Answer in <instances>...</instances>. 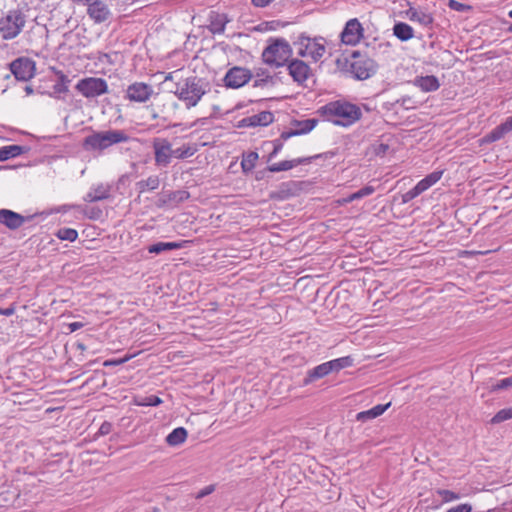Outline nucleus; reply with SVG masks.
<instances>
[{
  "label": "nucleus",
  "mask_w": 512,
  "mask_h": 512,
  "mask_svg": "<svg viewBox=\"0 0 512 512\" xmlns=\"http://www.w3.org/2000/svg\"><path fill=\"white\" fill-rule=\"evenodd\" d=\"M78 348H80L81 350H84L85 346L83 344H78Z\"/></svg>",
  "instance_id": "obj_62"
},
{
  "label": "nucleus",
  "mask_w": 512,
  "mask_h": 512,
  "mask_svg": "<svg viewBox=\"0 0 512 512\" xmlns=\"http://www.w3.org/2000/svg\"><path fill=\"white\" fill-rule=\"evenodd\" d=\"M512 418V406L508 408L501 409L498 411L493 418L491 419L492 424H499L501 422H504L506 420H509Z\"/></svg>",
  "instance_id": "obj_41"
},
{
  "label": "nucleus",
  "mask_w": 512,
  "mask_h": 512,
  "mask_svg": "<svg viewBox=\"0 0 512 512\" xmlns=\"http://www.w3.org/2000/svg\"><path fill=\"white\" fill-rule=\"evenodd\" d=\"M26 23L25 15L20 9L9 10L0 19V36L4 40L16 38L23 30Z\"/></svg>",
  "instance_id": "obj_6"
},
{
  "label": "nucleus",
  "mask_w": 512,
  "mask_h": 512,
  "mask_svg": "<svg viewBox=\"0 0 512 512\" xmlns=\"http://www.w3.org/2000/svg\"><path fill=\"white\" fill-rule=\"evenodd\" d=\"M413 84L423 92H433L438 90L440 87L439 80L434 75L416 77Z\"/></svg>",
  "instance_id": "obj_20"
},
{
  "label": "nucleus",
  "mask_w": 512,
  "mask_h": 512,
  "mask_svg": "<svg viewBox=\"0 0 512 512\" xmlns=\"http://www.w3.org/2000/svg\"><path fill=\"white\" fill-rule=\"evenodd\" d=\"M394 35L401 41H408L413 38V28L404 22H398L393 27Z\"/></svg>",
  "instance_id": "obj_30"
},
{
  "label": "nucleus",
  "mask_w": 512,
  "mask_h": 512,
  "mask_svg": "<svg viewBox=\"0 0 512 512\" xmlns=\"http://www.w3.org/2000/svg\"><path fill=\"white\" fill-rule=\"evenodd\" d=\"M448 7L454 11L465 12L471 9V6L466 5L464 3H460L456 0H449Z\"/></svg>",
  "instance_id": "obj_44"
},
{
  "label": "nucleus",
  "mask_w": 512,
  "mask_h": 512,
  "mask_svg": "<svg viewBox=\"0 0 512 512\" xmlns=\"http://www.w3.org/2000/svg\"><path fill=\"white\" fill-rule=\"evenodd\" d=\"M430 186L427 184V182L424 180H420L412 189L408 190L402 195V202L408 203L426 190H428Z\"/></svg>",
  "instance_id": "obj_29"
},
{
  "label": "nucleus",
  "mask_w": 512,
  "mask_h": 512,
  "mask_svg": "<svg viewBox=\"0 0 512 512\" xmlns=\"http://www.w3.org/2000/svg\"><path fill=\"white\" fill-rule=\"evenodd\" d=\"M508 31L512 33V23L510 24V26L508 27Z\"/></svg>",
  "instance_id": "obj_63"
},
{
  "label": "nucleus",
  "mask_w": 512,
  "mask_h": 512,
  "mask_svg": "<svg viewBox=\"0 0 512 512\" xmlns=\"http://www.w3.org/2000/svg\"><path fill=\"white\" fill-rule=\"evenodd\" d=\"M317 113L324 120L343 127L354 124L362 116L361 109L357 105L341 101L329 102L320 107Z\"/></svg>",
  "instance_id": "obj_1"
},
{
  "label": "nucleus",
  "mask_w": 512,
  "mask_h": 512,
  "mask_svg": "<svg viewBox=\"0 0 512 512\" xmlns=\"http://www.w3.org/2000/svg\"><path fill=\"white\" fill-rule=\"evenodd\" d=\"M25 92L27 95H30L33 93V88L31 86H26L25 87Z\"/></svg>",
  "instance_id": "obj_61"
},
{
  "label": "nucleus",
  "mask_w": 512,
  "mask_h": 512,
  "mask_svg": "<svg viewBox=\"0 0 512 512\" xmlns=\"http://www.w3.org/2000/svg\"><path fill=\"white\" fill-rule=\"evenodd\" d=\"M390 405V402L387 404H378L369 410L359 412L356 416V419L358 421L365 422L367 420L377 418L378 416L382 415L390 407Z\"/></svg>",
  "instance_id": "obj_25"
},
{
  "label": "nucleus",
  "mask_w": 512,
  "mask_h": 512,
  "mask_svg": "<svg viewBox=\"0 0 512 512\" xmlns=\"http://www.w3.org/2000/svg\"><path fill=\"white\" fill-rule=\"evenodd\" d=\"M75 89L85 98H96L108 93V84L103 78L86 77L78 81Z\"/></svg>",
  "instance_id": "obj_7"
},
{
  "label": "nucleus",
  "mask_w": 512,
  "mask_h": 512,
  "mask_svg": "<svg viewBox=\"0 0 512 512\" xmlns=\"http://www.w3.org/2000/svg\"><path fill=\"white\" fill-rule=\"evenodd\" d=\"M250 117L253 127L267 126L274 121V115L270 111H262Z\"/></svg>",
  "instance_id": "obj_33"
},
{
  "label": "nucleus",
  "mask_w": 512,
  "mask_h": 512,
  "mask_svg": "<svg viewBox=\"0 0 512 512\" xmlns=\"http://www.w3.org/2000/svg\"><path fill=\"white\" fill-rule=\"evenodd\" d=\"M208 22L207 27L212 34H223L226 24L230 22V19L224 13L211 11L208 16Z\"/></svg>",
  "instance_id": "obj_18"
},
{
  "label": "nucleus",
  "mask_w": 512,
  "mask_h": 512,
  "mask_svg": "<svg viewBox=\"0 0 512 512\" xmlns=\"http://www.w3.org/2000/svg\"><path fill=\"white\" fill-rule=\"evenodd\" d=\"M215 491V485L214 484H211V485H208L206 486L205 488L201 489L197 495L195 496L196 499H201L207 495H210L211 493H213Z\"/></svg>",
  "instance_id": "obj_48"
},
{
  "label": "nucleus",
  "mask_w": 512,
  "mask_h": 512,
  "mask_svg": "<svg viewBox=\"0 0 512 512\" xmlns=\"http://www.w3.org/2000/svg\"><path fill=\"white\" fill-rule=\"evenodd\" d=\"M88 16L97 24L107 21L111 17V11L106 3L94 0L88 5Z\"/></svg>",
  "instance_id": "obj_15"
},
{
  "label": "nucleus",
  "mask_w": 512,
  "mask_h": 512,
  "mask_svg": "<svg viewBox=\"0 0 512 512\" xmlns=\"http://www.w3.org/2000/svg\"><path fill=\"white\" fill-rule=\"evenodd\" d=\"M130 136L120 129L94 131L86 136L82 142L85 151L103 153L113 145L130 141Z\"/></svg>",
  "instance_id": "obj_3"
},
{
  "label": "nucleus",
  "mask_w": 512,
  "mask_h": 512,
  "mask_svg": "<svg viewBox=\"0 0 512 512\" xmlns=\"http://www.w3.org/2000/svg\"><path fill=\"white\" fill-rule=\"evenodd\" d=\"M299 45L301 46L299 55L302 57L309 56L314 61H318L326 51L323 38L311 39L302 35L299 37Z\"/></svg>",
  "instance_id": "obj_9"
},
{
  "label": "nucleus",
  "mask_w": 512,
  "mask_h": 512,
  "mask_svg": "<svg viewBox=\"0 0 512 512\" xmlns=\"http://www.w3.org/2000/svg\"><path fill=\"white\" fill-rule=\"evenodd\" d=\"M318 120L317 119H306L301 121H294V125L296 126V131L299 135L309 133L312 131L315 126L317 125Z\"/></svg>",
  "instance_id": "obj_34"
},
{
  "label": "nucleus",
  "mask_w": 512,
  "mask_h": 512,
  "mask_svg": "<svg viewBox=\"0 0 512 512\" xmlns=\"http://www.w3.org/2000/svg\"><path fill=\"white\" fill-rule=\"evenodd\" d=\"M437 494L442 498V501L444 503H449L460 498L459 494L446 489L437 490Z\"/></svg>",
  "instance_id": "obj_42"
},
{
  "label": "nucleus",
  "mask_w": 512,
  "mask_h": 512,
  "mask_svg": "<svg viewBox=\"0 0 512 512\" xmlns=\"http://www.w3.org/2000/svg\"><path fill=\"white\" fill-rule=\"evenodd\" d=\"M337 67L349 73L356 80H366L378 71L376 61L360 51H354L349 58L337 59Z\"/></svg>",
  "instance_id": "obj_2"
},
{
  "label": "nucleus",
  "mask_w": 512,
  "mask_h": 512,
  "mask_svg": "<svg viewBox=\"0 0 512 512\" xmlns=\"http://www.w3.org/2000/svg\"><path fill=\"white\" fill-rule=\"evenodd\" d=\"M87 215L90 219L96 220L102 216V210L100 208L92 207L89 212H87Z\"/></svg>",
  "instance_id": "obj_52"
},
{
  "label": "nucleus",
  "mask_w": 512,
  "mask_h": 512,
  "mask_svg": "<svg viewBox=\"0 0 512 512\" xmlns=\"http://www.w3.org/2000/svg\"><path fill=\"white\" fill-rule=\"evenodd\" d=\"M152 93L153 89L150 85L142 82H135L128 86L126 90V97L130 101L143 103L149 100Z\"/></svg>",
  "instance_id": "obj_13"
},
{
  "label": "nucleus",
  "mask_w": 512,
  "mask_h": 512,
  "mask_svg": "<svg viewBox=\"0 0 512 512\" xmlns=\"http://www.w3.org/2000/svg\"><path fill=\"white\" fill-rule=\"evenodd\" d=\"M237 128H246V127H253L252 123H251V117H245L243 119H241L237 125H236Z\"/></svg>",
  "instance_id": "obj_55"
},
{
  "label": "nucleus",
  "mask_w": 512,
  "mask_h": 512,
  "mask_svg": "<svg viewBox=\"0 0 512 512\" xmlns=\"http://www.w3.org/2000/svg\"><path fill=\"white\" fill-rule=\"evenodd\" d=\"M14 312H15V309L13 306H10L5 309L0 308V315L11 316L14 314Z\"/></svg>",
  "instance_id": "obj_58"
},
{
  "label": "nucleus",
  "mask_w": 512,
  "mask_h": 512,
  "mask_svg": "<svg viewBox=\"0 0 512 512\" xmlns=\"http://www.w3.org/2000/svg\"><path fill=\"white\" fill-rule=\"evenodd\" d=\"M28 150V147L21 145L3 146L0 148V162L6 161L10 158H15L19 155L26 153Z\"/></svg>",
  "instance_id": "obj_27"
},
{
  "label": "nucleus",
  "mask_w": 512,
  "mask_h": 512,
  "mask_svg": "<svg viewBox=\"0 0 512 512\" xmlns=\"http://www.w3.org/2000/svg\"><path fill=\"white\" fill-rule=\"evenodd\" d=\"M53 91L57 94H65L68 92V86L56 82L53 85Z\"/></svg>",
  "instance_id": "obj_54"
},
{
  "label": "nucleus",
  "mask_w": 512,
  "mask_h": 512,
  "mask_svg": "<svg viewBox=\"0 0 512 512\" xmlns=\"http://www.w3.org/2000/svg\"><path fill=\"white\" fill-rule=\"evenodd\" d=\"M11 73L18 81L27 82L35 76L36 63L28 57H19L9 64Z\"/></svg>",
  "instance_id": "obj_8"
},
{
  "label": "nucleus",
  "mask_w": 512,
  "mask_h": 512,
  "mask_svg": "<svg viewBox=\"0 0 512 512\" xmlns=\"http://www.w3.org/2000/svg\"><path fill=\"white\" fill-rule=\"evenodd\" d=\"M112 427H113V426H112V424H111L110 422H108V421H104V422L101 424V426H100V428H99L98 433H99L100 435H107V434H109V433L112 431Z\"/></svg>",
  "instance_id": "obj_51"
},
{
  "label": "nucleus",
  "mask_w": 512,
  "mask_h": 512,
  "mask_svg": "<svg viewBox=\"0 0 512 512\" xmlns=\"http://www.w3.org/2000/svg\"><path fill=\"white\" fill-rule=\"evenodd\" d=\"M293 183H282L276 191L271 192L270 198L274 200H285L294 195Z\"/></svg>",
  "instance_id": "obj_32"
},
{
  "label": "nucleus",
  "mask_w": 512,
  "mask_h": 512,
  "mask_svg": "<svg viewBox=\"0 0 512 512\" xmlns=\"http://www.w3.org/2000/svg\"><path fill=\"white\" fill-rule=\"evenodd\" d=\"M407 15L411 21L420 23L422 26L428 27L433 23V16L421 9L409 8Z\"/></svg>",
  "instance_id": "obj_24"
},
{
  "label": "nucleus",
  "mask_w": 512,
  "mask_h": 512,
  "mask_svg": "<svg viewBox=\"0 0 512 512\" xmlns=\"http://www.w3.org/2000/svg\"><path fill=\"white\" fill-rule=\"evenodd\" d=\"M130 358H131L130 356H127V357L115 359V360H106L103 363V365L105 367L121 365V364L125 363L126 361H128Z\"/></svg>",
  "instance_id": "obj_50"
},
{
  "label": "nucleus",
  "mask_w": 512,
  "mask_h": 512,
  "mask_svg": "<svg viewBox=\"0 0 512 512\" xmlns=\"http://www.w3.org/2000/svg\"><path fill=\"white\" fill-rule=\"evenodd\" d=\"M390 149V146L386 143H375L373 145V152L377 156H384L387 151Z\"/></svg>",
  "instance_id": "obj_46"
},
{
  "label": "nucleus",
  "mask_w": 512,
  "mask_h": 512,
  "mask_svg": "<svg viewBox=\"0 0 512 512\" xmlns=\"http://www.w3.org/2000/svg\"><path fill=\"white\" fill-rule=\"evenodd\" d=\"M252 76L253 75L249 69L235 66L227 71L224 77V83L228 88L238 89L247 84L251 80Z\"/></svg>",
  "instance_id": "obj_10"
},
{
  "label": "nucleus",
  "mask_w": 512,
  "mask_h": 512,
  "mask_svg": "<svg viewBox=\"0 0 512 512\" xmlns=\"http://www.w3.org/2000/svg\"><path fill=\"white\" fill-rule=\"evenodd\" d=\"M375 191V188L373 186L367 185L358 191L350 194L344 201L349 203L358 199H361L363 197L371 195Z\"/></svg>",
  "instance_id": "obj_37"
},
{
  "label": "nucleus",
  "mask_w": 512,
  "mask_h": 512,
  "mask_svg": "<svg viewBox=\"0 0 512 512\" xmlns=\"http://www.w3.org/2000/svg\"><path fill=\"white\" fill-rule=\"evenodd\" d=\"M292 55L290 44L283 38L270 43L262 52L263 62L269 66L281 67Z\"/></svg>",
  "instance_id": "obj_5"
},
{
  "label": "nucleus",
  "mask_w": 512,
  "mask_h": 512,
  "mask_svg": "<svg viewBox=\"0 0 512 512\" xmlns=\"http://www.w3.org/2000/svg\"><path fill=\"white\" fill-rule=\"evenodd\" d=\"M82 322H72L68 325L70 332H75L83 327Z\"/></svg>",
  "instance_id": "obj_57"
},
{
  "label": "nucleus",
  "mask_w": 512,
  "mask_h": 512,
  "mask_svg": "<svg viewBox=\"0 0 512 512\" xmlns=\"http://www.w3.org/2000/svg\"><path fill=\"white\" fill-rule=\"evenodd\" d=\"M74 2H77V3H84V4H87L89 5L91 2H93L94 0H73Z\"/></svg>",
  "instance_id": "obj_60"
},
{
  "label": "nucleus",
  "mask_w": 512,
  "mask_h": 512,
  "mask_svg": "<svg viewBox=\"0 0 512 512\" xmlns=\"http://www.w3.org/2000/svg\"><path fill=\"white\" fill-rule=\"evenodd\" d=\"M196 151V148L188 144H184L181 147L173 150V157H176L178 159H186L193 156L196 153Z\"/></svg>",
  "instance_id": "obj_36"
},
{
  "label": "nucleus",
  "mask_w": 512,
  "mask_h": 512,
  "mask_svg": "<svg viewBox=\"0 0 512 512\" xmlns=\"http://www.w3.org/2000/svg\"><path fill=\"white\" fill-rule=\"evenodd\" d=\"M209 89L210 84L205 79L191 76L176 84L174 94L190 109L199 103Z\"/></svg>",
  "instance_id": "obj_4"
},
{
  "label": "nucleus",
  "mask_w": 512,
  "mask_h": 512,
  "mask_svg": "<svg viewBox=\"0 0 512 512\" xmlns=\"http://www.w3.org/2000/svg\"><path fill=\"white\" fill-rule=\"evenodd\" d=\"M362 37L363 28L361 23L356 18L350 19L341 33V41L346 45H356Z\"/></svg>",
  "instance_id": "obj_12"
},
{
  "label": "nucleus",
  "mask_w": 512,
  "mask_h": 512,
  "mask_svg": "<svg viewBox=\"0 0 512 512\" xmlns=\"http://www.w3.org/2000/svg\"><path fill=\"white\" fill-rule=\"evenodd\" d=\"M56 236L60 240L73 242V241H75L77 239L78 232L75 229H73V228H60L56 232Z\"/></svg>",
  "instance_id": "obj_39"
},
{
  "label": "nucleus",
  "mask_w": 512,
  "mask_h": 512,
  "mask_svg": "<svg viewBox=\"0 0 512 512\" xmlns=\"http://www.w3.org/2000/svg\"><path fill=\"white\" fill-rule=\"evenodd\" d=\"M160 185V178L157 175H151L145 180L138 181L136 183V189L139 194L145 193L147 191H154Z\"/></svg>",
  "instance_id": "obj_28"
},
{
  "label": "nucleus",
  "mask_w": 512,
  "mask_h": 512,
  "mask_svg": "<svg viewBox=\"0 0 512 512\" xmlns=\"http://www.w3.org/2000/svg\"><path fill=\"white\" fill-rule=\"evenodd\" d=\"M331 373V367L327 362H324L307 371L306 376L303 379L302 385L307 386L314 381L321 379Z\"/></svg>",
  "instance_id": "obj_19"
},
{
  "label": "nucleus",
  "mask_w": 512,
  "mask_h": 512,
  "mask_svg": "<svg viewBox=\"0 0 512 512\" xmlns=\"http://www.w3.org/2000/svg\"><path fill=\"white\" fill-rule=\"evenodd\" d=\"M331 367V372H338L341 369L352 366L353 358L350 356H345L341 358H337L327 362Z\"/></svg>",
  "instance_id": "obj_35"
},
{
  "label": "nucleus",
  "mask_w": 512,
  "mask_h": 512,
  "mask_svg": "<svg viewBox=\"0 0 512 512\" xmlns=\"http://www.w3.org/2000/svg\"><path fill=\"white\" fill-rule=\"evenodd\" d=\"M56 75L58 76L57 83L68 86L70 79L62 71H56Z\"/></svg>",
  "instance_id": "obj_53"
},
{
  "label": "nucleus",
  "mask_w": 512,
  "mask_h": 512,
  "mask_svg": "<svg viewBox=\"0 0 512 512\" xmlns=\"http://www.w3.org/2000/svg\"><path fill=\"white\" fill-rule=\"evenodd\" d=\"M162 403V399L156 395H149L137 402L139 406H158Z\"/></svg>",
  "instance_id": "obj_43"
},
{
  "label": "nucleus",
  "mask_w": 512,
  "mask_h": 512,
  "mask_svg": "<svg viewBox=\"0 0 512 512\" xmlns=\"http://www.w3.org/2000/svg\"><path fill=\"white\" fill-rule=\"evenodd\" d=\"M189 197H190V193L188 191H185V190L172 191V192L168 193L167 195H165L163 198H160L157 206L163 207L167 203H175V204L182 203V202L186 201L187 199H189Z\"/></svg>",
  "instance_id": "obj_23"
},
{
  "label": "nucleus",
  "mask_w": 512,
  "mask_h": 512,
  "mask_svg": "<svg viewBox=\"0 0 512 512\" xmlns=\"http://www.w3.org/2000/svg\"><path fill=\"white\" fill-rule=\"evenodd\" d=\"M274 148L273 151L269 154L268 160L273 159L283 148V142L281 139H276L274 142Z\"/></svg>",
  "instance_id": "obj_49"
},
{
  "label": "nucleus",
  "mask_w": 512,
  "mask_h": 512,
  "mask_svg": "<svg viewBox=\"0 0 512 512\" xmlns=\"http://www.w3.org/2000/svg\"><path fill=\"white\" fill-rule=\"evenodd\" d=\"M31 217H25L17 212L9 209H0V224L6 226L10 230L20 228Z\"/></svg>",
  "instance_id": "obj_16"
},
{
  "label": "nucleus",
  "mask_w": 512,
  "mask_h": 512,
  "mask_svg": "<svg viewBox=\"0 0 512 512\" xmlns=\"http://www.w3.org/2000/svg\"><path fill=\"white\" fill-rule=\"evenodd\" d=\"M184 241L182 242H157L147 247L149 253L161 254L166 251L177 250L184 247Z\"/></svg>",
  "instance_id": "obj_26"
},
{
  "label": "nucleus",
  "mask_w": 512,
  "mask_h": 512,
  "mask_svg": "<svg viewBox=\"0 0 512 512\" xmlns=\"http://www.w3.org/2000/svg\"><path fill=\"white\" fill-rule=\"evenodd\" d=\"M472 506L467 503L459 504L457 506L451 507L446 512H471Z\"/></svg>",
  "instance_id": "obj_47"
},
{
  "label": "nucleus",
  "mask_w": 512,
  "mask_h": 512,
  "mask_svg": "<svg viewBox=\"0 0 512 512\" xmlns=\"http://www.w3.org/2000/svg\"><path fill=\"white\" fill-rule=\"evenodd\" d=\"M268 78H270V77H269V76H267V78H266V79L256 80V81L254 82V86H255V87H258V86L263 85L264 83H266V82H267Z\"/></svg>",
  "instance_id": "obj_59"
},
{
  "label": "nucleus",
  "mask_w": 512,
  "mask_h": 512,
  "mask_svg": "<svg viewBox=\"0 0 512 512\" xmlns=\"http://www.w3.org/2000/svg\"><path fill=\"white\" fill-rule=\"evenodd\" d=\"M288 71L292 79L300 85L312 75L309 65L299 59H293L289 62Z\"/></svg>",
  "instance_id": "obj_14"
},
{
  "label": "nucleus",
  "mask_w": 512,
  "mask_h": 512,
  "mask_svg": "<svg viewBox=\"0 0 512 512\" xmlns=\"http://www.w3.org/2000/svg\"><path fill=\"white\" fill-rule=\"evenodd\" d=\"M320 157H322V154H318V155H315L312 157H303V158H296L293 160H284L279 163H274V164L268 166V170L270 172H274V173L288 171L298 165L309 164V163H311V161L313 159H317Z\"/></svg>",
  "instance_id": "obj_17"
},
{
  "label": "nucleus",
  "mask_w": 512,
  "mask_h": 512,
  "mask_svg": "<svg viewBox=\"0 0 512 512\" xmlns=\"http://www.w3.org/2000/svg\"><path fill=\"white\" fill-rule=\"evenodd\" d=\"M187 430L184 427H177L166 437V442L170 446L181 445L187 438Z\"/></svg>",
  "instance_id": "obj_31"
},
{
  "label": "nucleus",
  "mask_w": 512,
  "mask_h": 512,
  "mask_svg": "<svg viewBox=\"0 0 512 512\" xmlns=\"http://www.w3.org/2000/svg\"><path fill=\"white\" fill-rule=\"evenodd\" d=\"M110 187L104 184H98L92 187L89 192L85 195L84 200L86 202H96L109 198Z\"/></svg>",
  "instance_id": "obj_21"
},
{
  "label": "nucleus",
  "mask_w": 512,
  "mask_h": 512,
  "mask_svg": "<svg viewBox=\"0 0 512 512\" xmlns=\"http://www.w3.org/2000/svg\"><path fill=\"white\" fill-rule=\"evenodd\" d=\"M258 160V154L256 152H250L241 161V167L244 172L251 171L255 167V163Z\"/></svg>",
  "instance_id": "obj_40"
},
{
  "label": "nucleus",
  "mask_w": 512,
  "mask_h": 512,
  "mask_svg": "<svg viewBox=\"0 0 512 512\" xmlns=\"http://www.w3.org/2000/svg\"><path fill=\"white\" fill-rule=\"evenodd\" d=\"M508 16L512 18V9L509 11Z\"/></svg>",
  "instance_id": "obj_64"
},
{
  "label": "nucleus",
  "mask_w": 512,
  "mask_h": 512,
  "mask_svg": "<svg viewBox=\"0 0 512 512\" xmlns=\"http://www.w3.org/2000/svg\"><path fill=\"white\" fill-rule=\"evenodd\" d=\"M443 171H434L427 175L424 180L427 182V184L431 187L434 184H436L442 177Z\"/></svg>",
  "instance_id": "obj_45"
},
{
  "label": "nucleus",
  "mask_w": 512,
  "mask_h": 512,
  "mask_svg": "<svg viewBox=\"0 0 512 512\" xmlns=\"http://www.w3.org/2000/svg\"><path fill=\"white\" fill-rule=\"evenodd\" d=\"M511 131H512V116L508 117L503 123L496 126L487 135V139L492 142L498 141Z\"/></svg>",
  "instance_id": "obj_22"
},
{
  "label": "nucleus",
  "mask_w": 512,
  "mask_h": 512,
  "mask_svg": "<svg viewBox=\"0 0 512 512\" xmlns=\"http://www.w3.org/2000/svg\"><path fill=\"white\" fill-rule=\"evenodd\" d=\"M512 388V375L507 378L500 379L489 386L490 392H496L500 390H508Z\"/></svg>",
  "instance_id": "obj_38"
},
{
  "label": "nucleus",
  "mask_w": 512,
  "mask_h": 512,
  "mask_svg": "<svg viewBox=\"0 0 512 512\" xmlns=\"http://www.w3.org/2000/svg\"><path fill=\"white\" fill-rule=\"evenodd\" d=\"M154 150L155 164L158 166H168L173 157L171 143L164 138H155L152 143Z\"/></svg>",
  "instance_id": "obj_11"
},
{
  "label": "nucleus",
  "mask_w": 512,
  "mask_h": 512,
  "mask_svg": "<svg viewBox=\"0 0 512 512\" xmlns=\"http://www.w3.org/2000/svg\"><path fill=\"white\" fill-rule=\"evenodd\" d=\"M297 135H299V134H298V132L296 131V129H294V130H289V131H284V132H282V133H281V135H280V138H279V139H281V141L283 142V141H285V140L289 139L290 137L297 136Z\"/></svg>",
  "instance_id": "obj_56"
}]
</instances>
